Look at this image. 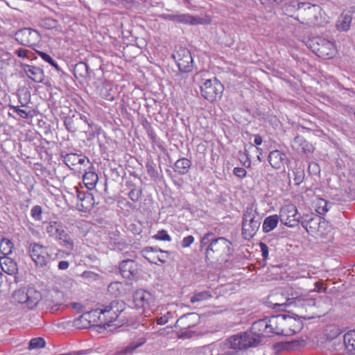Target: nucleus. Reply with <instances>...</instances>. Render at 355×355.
I'll return each instance as SVG.
<instances>
[{
  "mask_svg": "<svg viewBox=\"0 0 355 355\" xmlns=\"http://www.w3.org/2000/svg\"><path fill=\"white\" fill-rule=\"evenodd\" d=\"M211 232L205 234L200 239V248L205 250V261L223 259L232 254V243L225 237L214 238Z\"/></svg>",
  "mask_w": 355,
  "mask_h": 355,
  "instance_id": "1",
  "label": "nucleus"
},
{
  "mask_svg": "<svg viewBox=\"0 0 355 355\" xmlns=\"http://www.w3.org/2000/svg\"><path fill=\"white\" fill-rule=\"evenodd\" d=\"M261 223V217L257 208L251 205L243 211L241 233L246 240L251 239L259 230Z\"/></svg>",
  "mask_w": 355,
  "mask_h": 355,
  "instance_id": "2",
  "label": "nucleus"
},
{
  "mask_svg": "<svg viewBox=\"0 0 355 355\" xmlns=\"http://www.w3.org/2000/svg\"><path fill=\"white\" fill-rule=\"evenodd\" d=\"M41 299L40 292L32 287L18 289L12 294L13 302L24 304L29 309H34Z\"/></svg>",
  "mask_w": 355,
  "mask_h": 355,
  "instance_id": "3",
  "label": "nucleus"
},
{
  "mask_svg": "<svg viewBox=\"0 0 355 355\" xmlns=\"http://www.w3.org/2000/svg\"><path fill=\"white\" fill-rule=\"evenodd\" d=\"M304 8L301 11L302 24L309 26H322L324 21L322 17V9L319 6L311 5L309 3H302Z\"/></svg>",
  "mask_w": 355,
  "mask_h": 355,
  "instance_id": "4",
  "label": "nucleus"
},
{
  "mask_svg": "<svg viewBox=\"0 0 355 355\" xmlns=\"http://www.w3.org/2000/svg\"><path fill=\"white\" fill-rule=\"evenodd\" d=\"M28 253L35 266L39 268L47 266L53 259L49 253V248L37 243H31L28 246Z\"/></svg>",
  "mask_w": 355,
  "mask_h": 355,
  "instance_id": "5",
  "label": "nucleus"
},
{
  "mask_svg": "<svg viewBox=\"0 0 355 355\" xmlns=\"http://www.w3.org/2000/svg\"><path fill=\"white\" fill-rule=\"evenodd\" d=\"M223 90V85L216 78L207 79L200 86L202 96L210 102L220 98Z\"/></svg>",
  "mask_w": 355,
  "mask_h": 355,
  "instance_id": "6",
  "label": "nucleus"
},
{
  "mask_svg": "<svg viewBox=\"0 0 355 355\" xmlns=\"http://www.w3.org/2000/svg\"><path fill=\"white\" fill-rule=\"evenodd\" d=\"M15 40L21 45L33 48L40 42L41 35L35 29L24 28L16 32Z\"/></svg>",
  "mask_w": 355,
  "mask_h": 355,
  "instance_id": "7",
  "label": "nucleus"
},
{
  "mask_svg": "<svg viewBox=\"0 0 355 355\" xmlns=\"http://www.w3.org/2000/svg\"><path fill=\"white\" fill-rule=\"evenodd\" d=\"M133 302L137 309H142L147 313L155 306V296L144 289H138L133 294Z\"/></svg>",
  "mask_w": 355,
  "mask_h": 355,
  "instance_id": "8",
  "label": "nucleus"
},
{
  "mask_svg": "<svg viewBox=\"0 0 355 355\" xmlns=\"http://www.w3.org/2000/svg\"><path fill=\"white\" fill-rule=\"evenodd\" d=\"M179 70L183 73L191 72L193 69V60L191 52L186 48L180 47L173 55Z\"/></svg>",
  "mask_w": 355,
  "mask_h": 355,
  "instance_id": "9",
  "label": "nucleus"
},
{
  "mask_svg": "<svg viewBox=\"0 0 355 355\" xmlns=\"http://www.w3.org/2000/svg\"><path fill=\"white\" fill-rule=\"evenodd\" d=\"M302 218L296 207L292 204L285 205L280 209L279 220L288 227H295L298 225Z\"/></svg>",
  "mask_w": 355,
  "mask_h": 355,
  "instance_id": "10",
  "label": "nucleus"
},
{
  "mask_svg": "<svg viewBox=\"0 0 355 355\" xmlns=\"http://www.w3.org/2000/svg\"><path fill=\"white\" fill-rule=\"evenodd\" d=\"M124 309V303L118 300H113L109 304L103 306L99 309L100 313L104 316L105 323L114 321Z\"/></svg>",
  "mask_w": 355,
  "mask_h": 355,
  "instance_id": "11",
  "label": "nucleus"
},
{
  "mask_svg": "<svg viewBox=\"0 0 355 355\" xmlns=\"http://www.w3.org/2000/svg\"><path fill=\"white\" fill-rule=\"evenodd\" d=\"M230 348L234 349H246L249 347L256 346L255 338L250 333L243 332L231 336L229 338Z\"/></svg>",
  "mask_w": 355,
  "mask_h": 355,
  "instance_id": "12",
  "label": "nucleus"
},
{
  "mask_svg": "<svg viewBox=\"0 0 355 355\" xmlns=\"http://www.w3.org/2000/svg\"><path fill=\"white\" fill-rule=\"evenodd\" d=\"M302 322L289 315L282 314V335L290 336L300 332L302 329Z\"/></svg>",
  "mask_w": 355,
  "mask_h": 355,
  "instance_id": "13",
  "label": "nucleus"
},
{
  "mask_svg": "<svg viewBox=\"0 0 355 355\" xmlns=\"http://www.w3.org/2000/svg\"><path fill=\"white\" fill-rule=\"evenodd\" d=\"M316 46L313 51L316 55L323 59L332 58L336 53V46L334 43L323 38L315 39Z\"/></svg>",
  "mask_w": 355,
  "mask_h": 355,
  "instance_id": "14",
  "label": "nucleus"
},
{
  "mask_svg": "<svg viewBox=\"0 0 355 355\" xmlns=\"http://www.w3.org/2000/svg\"><path fill=\"white\" fill-rule=\"evenodd\" d=\"M82 121H83L85 123H87L88 124L89 127L92 129V132L90 133V135L94 137V132L98 130V127L96 125H95L94 124H93L92 123H89L87 121V117H85V116L83 117L80 115V116H76V115L68 116L65 117L64 123L66 129L69 132H75L80 128Z\"/></svg>",
  "mask_w": 355,
  "mask_h": 355,
  "instance_id": "15",
  "label": "nucleus"
},
{
  "mask_svg": "<svg viewBox=\"0 0 355 355\" xmlns=\"http://www.w3.org/2000/svg\"><path fill=\"white\" fill-rule=\"evenodd\" d=\"M249 333H250L253 338H255L256 345L260 343L263 338L270 337L267 318L254 322Z\"/></svg>",
  "mask_w": 355,
  "mask_h": 355,
  "instance_id": "16",
  "label": "nucleus"
},
{
  "mask_svg": "<svg viewBox=\"0 0 355 355\" xmlns=\"http://www.w3.org/2000/svg\"><path fill=\"white\" fill-rule=\"evenodd\" d=\"M78 202L76 209L82 212L90 211L94 205V196L87 191H80L76 189Z\"/></svg>",
  "mask_w": 355,
  "mask_h": 355,
  "instance_id": "17",
  "label": "nucleus"
},
{
  "mask_svg": "<svg viewBox=\"0 0 355 355\" xmlns=\"http://www.w3.org/2000/svg\"><path fill=\"white\" fill-rule=\"evenodd\" d=\"M120 273L126 279H133L139 275L138 264L132 259H126L119 265Z\"/></svg>",
  "mask_w": 355,
  "mask_h": 355,
  "instance_id": "18",
  "label": "nucleus"
},
{
  "mask_svg": "<svg viewBox=\"0 0 355 355\" xmlns=\"http://www.w3.org/2000/svg\"><path fill=\"white\" fill-rule=\"evenodd\" d=\"M200 320V315L196 313H189L182 315L176 322L175 327L180 329H189L196 326Z\"/></svg>",
  "mask_w": 355,
  "mask_h": 355,
  "instance_id": "19",
  "label": "nucleus"
},
{
  "mask_svg": "<svg viewBox=\"0 0 355 355\" xmlns=\"http://www.w3.org/2000/svg\"><path fill=\"white\" fill-rule=\"evenodd\" d=\"M20 67L26 75L32 80L36 83H42L44 81V73L42 69L25 63H21Z\"/></svg>",
  "mask_w": 355,
  "mask_h": 355,
  "instance_id": "20",
  "label": "nucleus"
},
{
  "mask_svg": "<svg viewBox=\"0 0 355 355\" xmlns=\"http://www.w3.org/2000/svg\"><path fill=\"white\" fill-rule=\"evenodd\" d=\"M211 19L207 17H202L199 16H193L190 14H180L178 15L177 23L198 25V24H210Z\"/></svg>",
  "mask_w": 355,
  "mask_h": 355,
  "instance_id": "21",
  "label": "nucleus"
},
{
  "mask_svg": "<svg viewBox=\"0 0 355 355\" xmlns=\"http://www.w3.org/2000/svg\"><path fill=\"white\" fill-rule=\"evenodd\" d=\"M146 342V338L143 336L134 338L127 346L118 350L115 355H131L137 349L144 345Z\"/></svg>",
  "mask_w": 355,
  "mask_h": 355,
  "instance_id": "22",
  "label": "nucleus"
},
{
  "mask_svg": "<svg viewBox=\"0 0 355 355\" xmlns=\"http://www.w3.org/2000/svg\"><path fill=\"white\" fill-rule=\"evenodd\" d=\"M268 159L271 166L276 169L282 168L287 162L286 155L278 150L271 151L269 153Z\"/></svg>",
  "mask_w": 355,
  "mask_h": 355,
  "instance_id": "23",
  "label": "nucleus"
},
{
  "mask_svg": "<svg viewBox=\"0 0 355 355\" xmlns=\"http://www.w3.org/2000/svg\"><path fill=\"white\" fill-rule=\"evenodd\" d=\"M267 323L270 337L274 334L282 335V315H272L267 318Z\"/></svg>",
  "mask_w": 355,
  "mask_h": 355,
  "instance_id": "24",
  "label": "nucleus"
},
{
  "mask_svg": "<svg viewBox=\"0 0 355 355\" xmlns=\"http://www.w3.org/2000/svg\"><path fill=\"white\" fill-rule=\"evenodd\" d=\"M302 226L309 234L314 233L318 228L320 218L318 216H304L300 219Z\"/></svg>",
  "mask_w": 355,
  "mask_h": 355,
  "instance_id": "25",
  "label": "nucleus"
},
{
  "mask_svg": "<svg viewBox=\"0 0 355 355\" xmlns=\"http://www.w3.org/2000/svg\"><path fill=\"white\" fill-rule=\"evenodd\" d=\"M1 270L8 275H14L17 270V265L14 260L7 256L0 257Z\"/></svg>",
  "mask_w": 355,
  "mask_h": 355,
  "instance_id": "26",
  "label": "nucleus"
},
{
  "mask_svg": "<svg viewBox=\"0 0 355 355\" xmlns=\"http://www.w3.org/2000/svg\"><path fill=\"white\" fill-rule=\"evenodd\" d=\"M191 166V162L187 158H180L178 159L173 166V170L179 175H186Z\"/></svg>",
  "mask_w": 355,
  "mask_h": 355,
  "instance_id": "27",
  "label": "nucleus"
},
{
  "mask_svg": "<svg viewBox=\"0 0 355 355\" xmlns=\"http://www.w3.org/2000/svg\"><path fill=\"white\" fill-rule=\"evenodd\" d=\"M352 21V16L349 12H343L338 18L336 27L340 31H347L349 29Z\"/></svg>",
  "mask_w": 355,
  "mask_h": 355,
  "instance_id": "28",
  "label": "nucleus"
},
{
  "mask_svg": "<svg viewBox=\"0 0 355 355\" xmlns=\"http://www.w3.org/2000/svg\"><path fill=\"white\" fill-rule=\"evenodd\" d=\"M345 349L349 354H355V331H349L343 336Z\"/></svg>",
  "mask_w": 355,
  "mask_h": 355,
  "instance_id": "29",
  "label": "nucleus"
},
{
  "mask_svg": "<svg viewBox=\"0 0 355 355\" xmlns=\"http://www.w3.org/2000/svg\"><path fill=\"white\" fill-rule=\"evenodd\" d=\"M293 146L304 153H310L313 150V146L306 141L302 137L297 136L293 139Z\"/></svg>",
  "mask_w": 355,
  "mask_h": 355,
  "instance_id": "30",
  "label": "nucleus"
},
{
  "mask_svg": "<svg viewBox=\"0 0 355 355\" xmlns=\"http://www.w3.org/2000/svg\"><path fill=\"white\" fill-rule=\"evenodd\" d=\"M302 3H300L296 0H291L284 4L282 9L285 15L293 17L295 12L303 8Z\"/></svg>",
  "mask_w": 355,
  "mask_h": 355,
  "instance_id": "31",
  "label": "nucleus"
},
{
  "mask_svg": "<svg viewBox=\"0 0 355 355\" xmlns=\"http://www.w3.org/2000/svg\"><path fill=\"white\" fill-rule=\"evenodd\" d=\"M279 216L277 215H272L266 217L263 223L262 230L263 232L267 233L274 230L279 222Z\"/></svg>",
  "mask_w": 355,
  "mask_h": 355,
  "instance_id": "32",
  "label": "nucleus"
},
{
  "mask_svg": "<svg viewBox=\"0 0 355 355\" xmlns=\"http://www.w3.org/2000/svg\"><path fill=\"white\" fill-rule=\"evenodd\" d=\"M83 180L86 187L88 189L92 190L96 187L98 177L96 173L89 171L84 174Z\"/></svg>",
  "mask_w": 355,
  "mask_h": 355,
  "instance_id": "33",
  "label": "nucleus"
},
{
  "mask_svg": "<svg viewBox=\"0 0 355 355\" xmlns=\"http://www.w3.org/2000/svg\"><path fill=\"white\" fill-rule=\"evenodd\" d=\"M73 74L76 78H86L89 76L88 66L84 62H80L75 64Z\"/></svg>",
  "mask_w": 355,
  "mask_h": 355,
  "instance_id": "34",
  "label": "nucleus"
},
{
  "mask_svg": "<svg viewBox=\"0 0 355 355\" xmlns=\"http://www.w3.org/2000/svg\"><path fill=\"white\" fill-rule=\"evenodd\" d=\"M62 227V225L60 223L51 221L46 225V232L49 237L55 239V237H58V232Z\"/></svg>",
  "mask_w": 355,
  "mask_h": 355,
  "instance_id": "35",
  "label": "nucleus"
},
{
  "mask_svg": "<svg viewBox=\"0 0 355 355\" xmlns=\"http://www.w3.org/2000/svg\"><path fill=\"white\" fill-rule=\"evenodd\" d=\"M329 202L323 198H319L315 202V211L318 214L324 215L329 209Z\"/></svg>",
  "mask_w": 355,
  "mask_h": 355,
  "instance_id": "36",
  "label": "nucleus"
},
{
  "mask_svg": "<svg viewBox=\"0 0 355 355\" xmlns=\"http://www.w3.org/2000/svg\"><path fill=\"white\" fill-rule=\"evenodd\" d=\"M13 243L10 240L3 238L0 243V250L4 256L10 254L13 249Z\"/></svg>",
  "mask_w": 355,
  "mask_h": 355,
  "instance_id": "37",
  "label": "nucleus"
},
{
  "mask_svg": "<svg viewBox=\"0 0 355 355\" xmlns=\"http://www.w3.org/2000/svg\"><path fill=\"white\" fill-rule=\"evenodd\" d=\"M212 297L211 294L209 291H204L201 292L195 293L191 297L190 302L191 303H195L197 302H200L203 300H207Z\"/></svg>",
  "mask_w": 355,
  "mask_h": 355,
  "instance_id": "38",
  "label": "nucleus"
},
{
  "mask_svg": "<svg viewBox=\"0 0 355 355\" xmlns=\"http://www.w3.org/2000/svg\"><path fill=\"white\" fill-rule=\"evenodd\" d=\"M45 340L41 337L32 338L29 342V349H37L45 346Z\"/></svg>",
  "mask_w": 355,
  "mask_h": 355,
  "instance_id": "39",
  "label": "nucleus"
},
{
  "mask_svg": "<svg viewBox=\"0 0 355 355\" xmlns=\"http://www.w3.org/2000/svg\"><path fill=\"white\" fill-rule=\"evenodd\" d=\"M78 155L76 153H67L63 156V162L69 167L75 166L77 164Z\"/></svg>",
  "mask_w": 355,
  "mask_h": 355,
  "instance_id": "40",
  "label": "nucleus"
},
{
  "mask_svg": "<svg viewBox=\"0 0 355 355\" xmlns=\"http://www.w3.org/2000/svg\"><path fill=\"white\" fill-rule=\"evenodd\" d=\"M36 53L42 58V60H44L45 62L49 63L52 67H53L56 69V71H60V68L58 66V64L55 62V60H53V59L49 54L40 51H36Z\"/></svg>",
  "mask_w": 355,
  "mask_h": 355,
  "instance_id": "41",
  "label": "nucleus"
},
{
  "mask_svg": "<svg viewBox=\"0 0 355 355\" xmlns=\"http://www.w3.org/2000/svg\"><path fill=\"white\" fill-rule=\"evenodd\" d=\"M59 244L69 251H71L74 248V242L69 234L65 236L62 240L59 241Z\"/></svg>",
  "mask_w": 355,
  "mask_h": 355,
  "instance_id": "42",
  "label": "nucleus"
},
{
  "mask_svg": "<svg viewBox=\"0 0 355 355\" xmlns=\"http://www.w3.org/2000/svg\"><path fill=\"white\" fill-rule=\"evenodd\" d=\"M15 53L18 57L22 58H27L29 60H33V59L36 58L34 53L28 49H24L20 48V49H16L15 51Z\"/></svg>",
  "mask_w": 355,
  "mask_h": 355,
  "instance_id": "43",
  "label": "nucleus"
},
{
  "mask_svg": "<svg viewBox=\"0 0 355 355\" xmlns=\"http://www.w3.org/2000/svg\"><path fill=\"white\" fill-rule=\"evenodd\" d=\"M58 21L52 18H44L40 21L41 27L46 29H52L56 27Z\"/></svg>",
  "mask_w": 355,
  "mask_h": 355,
  "instance_id": "44",
  "label": "nucleus"
},
{
  "mask_svg": "<svg viewBox=\"0 0 355 355\" xmlns=\"http://www.w3.org/2000/svg\"><path fill=\"white\" fill-rule=\"evenodd\" d=\"M146 168L148 174L153 178H156L158 177V173L157 170L155 169V164L153 163V162L148 161L146 164Z\"/></svg>",
  "mask_w": 355,
  "mask_h": 355,
  "instance_id": "45",
  "label": "nucleus"
},
{
  "mask_svg": "<svg viewBox=\"0 0 355 355\" xmlns=\"http://www.w3.org/2000/svg\"><path fill=\"white\" fill-rule=\"evenodd\" d=\"M81 277L89 282L97 280L100 276L93 271H85L81 274Z\"/></svg>",
  "mask_w": 355,
  "mask_h": 355,
  "instance_id": "46",
  "label": "nucleus"
},
{
  "mask_svg": "<svg viewBox=\"0 0 355 355\" xmlns=\"http://www.w3.org/2000/svg\"><path fill=\"white\" fill-rule=\"evenodd\" d=\"M153 239L155 240L164 241H171V237L167 233V232L164 230H159L156 234L152 236Z\"/></svg>",
  "mask_w": 355,
  "mask_h": 355,
  "instance_id": "47",
  "label": "nucleus"
},
{
  "mask_svg": "<svg viewBox=\"0 0 355 355\" xmlns=\"http://www.w3.org/2000/svg\"><path fill=\"white\" fill-rule=\"evenodd\" d=\"M31 216L36 220H42V207L39 205H35L33 207L31 211Z\"/></svg>",
  "mask_w": 355,
  "mask_h": 355,
  "instance_id": "48",
  "label": "nucleus"
},
{
  "mask_svg": "<svg viewBox=\"0 0 355 355\" xmlns=\"http://www.w3.org/2000/svg\"><path fill=\"white\" fill-rule=\"evenodd\" d=\"M296 304H300L302 306H315V300L314 298H298L295 301Z\"/></svg>",
  "mask_w": 355,
  "mask_h": 355,
  "instance_id": "49",
  "label": "nucleus"
},
{
  "mask_svg": "<svg viewBox=\"0 0 355 355\" xmlns=\"http://www.w3.org/2000/svg\"><path fill=\"white\" fill-rule=\"evenodd\" d=\"M293 180L295 185H300L304 179V174L303 171L296 170L293 172Z\"/></svg>",
  "mask_w": 355,
  "mask_h": 355,
  "instance_id": "50",
  "label": "nucleus"
},
{
  "mask_svg": "<svg viewBox=\"0 0 355 355\" xmlns=\"http://www.w3.org/2000/svg\"><path fill=\"white\" fill-rule=\"evenodd\" d=\"M141 193L142 191L141 189L134 188L130 190L128 196L132 201L137 202L140 198Z\"/></svg>",
  "mask_w": 355,
  "mask_h": 355,
  "instance_id": "51",
  "label": "nucleus"
},
{
  "mask_svg": "<svg viewBox=\"0 0 355 355\" xmlns=\"http://www.w3.org/2000/svg\"><path fill=\"white\" fill-rule=\"evenodd\" d=\"M233 174L237 178L243 179L247 175V171L245 168L241 167H235L233 170Z\"/></svg>",
  "mask_w": 355,
  "mask_h": 355,
  "instance_id": "52",
  "label": "nucleus"
},
{
  "mask_svg": "<svg viewBox=\"0 0 355 355\" xmlns=\"http://www.w3.org/2000/svg\"><path fill=\"white\" fill-rule=\"evenodd\" d=\"M10 108L21 118L27 119L28 117V112L24 110L20 109L19 106L11 105Z\"/></svg>",
  "mask_w": 355,
  "mask_h": 355,
  "instance_id": "53",
  "label": "nucleus"
},
{
  "mask_svg": "<svg viewBox=\"0 0 355 355\" xmlns=\"http://www.w3.org/2000/svg\"><path fill=\"white\" fill-rule=\"evenodd\" d=\"M180 338H190L193 336L196 335V333L193 331H190L189 329H180Z\"/></svg>",
  "mask_w": 355,
  "mask_h": 355,
  "instance_id": "54",
  "label": "nucleus"
},
{
  "mask_svg": "<svg viewBox=\"0 0 355 355\" xmlns=\"http://www.w3.org/2000/svg\"><path fill=\"white\" fill-rule=\"evenodd\" d=\"M159 252L162 253V255L157 256V260L162 263H166L169 255V252L162 249H159Z\"/></svg>",
  "mask_w": 355,
  "mask_h": 355,
  "instance_id": "55",
  "label": "nucleus"
},
{
  "mask_svg": "<svg viewBox=\"0 0 355 355\" xmlns=\"http://www.w3.org/2000/svg\"><path fill=\"white\" fill-rule=\"evenodd\" d=\"M194 241V237L191 235L184 237L182 241V246L183 248L189 247Z\"/></svg>",
  "mask_w": 355,
  "mask_h": 355,
  "instance_id": "56",
  "label": "nucleus"
},
{
  "mask_svg": "<svg viewBox=\"0 0 355 355\" xmlns=\"http://www.w3.org/2000/svg\"><path fill=\"white\" fill-rule=\"evenodd\" d=\"M245 21L247 24V26H248L250 28H253L257 26V20L256 17L253 15L249 16L245 19Z\"/></svg>",
  "mask_w": 355,
  "mask_h": 355,
  "instance_id": "57",
  "label": "nucleus"
},
{
  "mask_svg": "<svg viewBox=\"0 0 355 355\" xmlns=\"http://www.w3.org/2000/svg\"><path fill=\"white\" fill-rule=\"evenodd\" d=\"M259 246H260V248H261V252L262 257L264 259H266L268 257V245L266 243L261 242L260 244H259Z\"/></svg>",
  "mask_w": 355,
  "mask_h": 355,
  "instance_id": "58",
  "label": "nucleus"
},
{
  "mask_svg": "<svg viewBox=\"0 0 355 355\" xmlns=\"http://www.w3.org/2000/svg\"><path fill=\"white\" fill-rule=\"evenodd\" d=\"M68 234V232L64 229L62 226V228L58 232V237H55L54 239L57 241H60V240H62L63 238H64L65 236H67Z\"/></svg>",
  "mask_w": 355,
  "mask_h": 355,
  "instance_id": "59",
  "label": "nucleus"
},
{
  "mask_svg": "<svg viewBox=\"0 0 355 355\" xmlns=\"http://www.w3.org/2000/svg\"><path fill=\"white\" fill-rule=\"evenodd\" d=\"M69 267V263L67 261H60L58 263V268L59 270H64Z\"/></svg>",
  "mask_w": 355,
  "mask_h": 355,
  "instance_id": "60",
  "label": "nucleus"
},
{
  "mask_svg": "<svg viewBox=\"0 0 355 355\" xmlns=\"http://www.w3.org/2000/svg\"><path fill=\"white\" fill-rule=\"evenodd\" d=\"M90 315V313H84L82 315H80L78 319H77L76 321H75V324L76 326H78L80 324V323L83 321V320H85L86 322L87 321V317H89Z\"/></svg>",
  "mask_w": 355,
  "mask_h": 355,
  "instance_id": "61",
  "label": "nucleus"
},
{
  "mask_svg": "<svg viewBox=\"0 0 355 355\" xmlns=\"http://www.w3.org/2000/svg\"><path fill=\"white\" fill-rule=\"evenodd\" d=\"M168 322V318L166 315H163L157 318V323L159 325L165 324Z\"/></svg>",
  "mask_w": 355,
  "mask_h": 355,
  "instance_id": "62",
  "label": "nucleus"
},
{
  "mask_svg": "<svg viewBox=\"0 0 355 355\" xmlns=\"http://www.w3.org/2000/svg\"><path fill=\"white\" fill-rule=\"evenodd\" d=\"M159 249L157 247H146L143 250H142V253L143 254H146L148 252H159Z\"/></svg>",
  "mask_w": 355,
  "mask_h": 355,
  "instance_id": "63",
  "label": "nucleus"
},
{
  "mask_svg": "<svg viewBox=\"0 0 355 355\" xmlns=\"http://www.w3.org/2000/svg\"><path fill=\"white\" fill-rule=\"evenodd\" d=\"M315 289L318 292L320 293L324 291V288L323 287V285L321 282H317L315 283Z\"/></svg>",
  "mask_w": 355,
  "mask_h": 355,
  "instance_id": "64",
  "label": "nucleus"
}]
</instances>
